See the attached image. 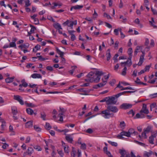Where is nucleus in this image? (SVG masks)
I'll use <instances>...</instances> for the list:
<instances>
[{
    "mask_svg": "<svg viewBox=\"0 0 157 157\" xmlns=\"http://www.w3.org/2000/svg\"><path fill=\"white\" fill-rule=\"evenodd\" d=\"M140 113H144L146 114L149 113L148 110L147 108V105L145 104H143L142 108L140 111Z\"/></svg>",
    "mask_w": 157,
    "mask_h": 157,
    "instance_id": "6e6552de",
    "label": "nucleus"
},
{
    "mask_svg": "<svg viewBox=\"0 0 157 157\" xmlns=\"http://www.w3.org/2000/svg\"><path fill=\"white\" fill-rule=\"evenodd\" d=\"M76 151L75 150H74V148H73L72 151L71 153V157H75Z\"/></svg>",
    "mask_w": 157,
    "mask_h": 157,
    "instance_id": "680f3d73",
    "label": "nucleus"
},
{
    "mask_svg": "<svg viewBox=\"0 0 157 157\" xmlns=\"http://www.w3.org/2000/svg\"><path fill=\"white\" fill-rule=\"evenodd\" d=\"M104 74V73L102 71H97L96 72L95 75L100 77L101 76L103 75Z\"/></svg>",
    "mask_w": 157,
    "mask_h": 157,
    "instance_id": "49530a36",
    "label": "nucleus"
},
{
    "mask_svg": "<svg viewBox=\"0 0 157 157\" xmlns=\"http://www.w3.org/2000/svg\"><path fill=\"white\" fill-rule=\"evenodd\" d=\"M127 68L126 67H125L123 69L121 73V75H123L124 76L126 74V71H127Z\"/></svg>",
    "mask_w": 157,
    "mask_h": 157,
    "instance_id": "8fccbe9b",
    "label": "nucleus"
},
{
    "mask_svg": "<svg viewBox=\"0 0 157 157\" xmlns=\"http://www.w3.org/2000/svg\"><path fill=\"white\" fill-rule=\"evenodd\" d=\"M86 132L88 133H92L93 132V130L90 128L86 130Z\"/></svg>",
    "mask_w": 157,
    "mask_h": 157,
    "instance_id": "0e129e2a",
    "label": "nucleus"
},
{
    "mask_svg": "<svg viewBox=\"0 0 157 157\" xmlns=\"http://www.w3.org/2000/svg\"><path fill=\"white\" fill-rule=\"evenodd\" d=\"M56 50L57 52L60 55V56L61 57H63L64 53L63 52H61L60 50H59L57 47L56 48Z\"/></svg>",
    "mask_w": 157,
    "mask_h": 157,
    "instance_id": "c85d7f7f",
    "label": "nucleus"
},
{
    "mask_svg": "<svg viewBox=\"0 0 157 157\" xmlns=\"http://www.w3.org/2000/svg\"><path fill=\"white\" fill-rule=\"evenodd\" d=\"M26 111L28 114L30 115H32L34 113L33 110L30 108L27 109Z\"/></svg>",
    "mask_w": 157,
    "mask_h": 157,
    "instance_id": "473e14b6",
    "label": "nucleus"
},
{
    "mask_svg": "<svg viewBox=\"0 0 157 157\" xmlns=\"http://www.w3.org/2000/svg\"><path fill=\"white\" fill-rule=\"evenodd\" d=\"M13 98L14 100L19 102L21 105H23L24 104V102L22 100V98L19 95H14Z\"/></svg>",
    "mask_w": 157,
    "mask_h": 157,
    "instance_id": "423d86ee",
    "label": "nucleus"
},
{
    "mask_svg": "<svg viewBox=\"0 0 157 157\" xmlns=\"http://www.w3.org/2000/svg\"><path fill=\"white\" fill-rule=\"evenodd\" d=\"M10 47H13L16 46V44L14 42H11L10 44Z\"/></svg>",
    "mask_w": 157,
    "mask_h": 157,
    "instance_id": "4d7b16f0",
    "label": "nucleus"
},
{
    "mask_svg": "<svg viewBox=\"0 0 157 157\" xmlns=\"http://www.w3.org/2000/svg\"><path fill=\"white\" fill-rule=\"evenodd\" d=\"M102 82L100 83L99 84L96 85L95 86L94 88L97 89L99 87H103L106 84L107 82V81L106 80H104L103 78H102Z\"/></svg>",
    "mask_w": 157,
    "mask_h": 157,
    "instance_id": "9d476101",
    "label": "nucleus"
},
{
    "mask_svg": "<svg viewBox=\"0 0 157 157\" xmlns=\"http://www.w3.org/2000/svg\"><path fill=\"white\" fill-rule=\"evenodd\" d=\"M78 90L81 92H84L85 93L89 92L90 91V90H87L84 88H81L79 89H78Z\"/></svg>",
    "mask_w": 157,
    "mask_h": 157,
    "instance_id": "e433bc0d",
    "label": "nucleus"
},
{
    "mask_svg": "<svg viewBox=\"0 0 157 157\" xmlns=\"http://www.w3.org/2000/svg\"><path fill=\"white\" fill-rule=\"evenodd\" d=\"M142 55H141L140 56L139 61L137 64V65L139 66L141 65L144 61V57L145 55V53L143 52H142Z\"/></svg>",
    "mask_w": 157,
    "mask_h": 157,
    "instance_id": "f8f14e48",
    "label": "nucleus"
},
{
    "mask_svg": "<svg viewBox=\"0 0 157 157\" xmlns=\"http://www.w3.org/2000/svg\"><path fill=\"white\" fill-rule=\"evenodd\" d=\"M134 130L132 128L130 129L128 131V132L129 134H130V136H131V134L133 133V132H134Z\"/></svg>",
    "mask_w": 157,
    "mask_h": 157,
    "instance_id": "bf43d9fd",
    "label": "nucleus"
},
{
    "mask_svg": "<svg viewBox=\"0 0 157 157\" xmlns=\"http://www.w3.org/2000/svg\"><path fill=\"white\" fill-rule=\"evenodd\" d=\"M25 6L27 7L31 5V3L30 2L29 0H26L25 1Z\"/></svg>",
    "mask_w": 157,
    "mask_h": 157,
    "instance_id": "3c124183",
    "label": "nucleus"
},
{
    "mask_svg": "<svg viewBox=\"0 0 157 157\" xmlns=\"http://www.w3.org/2000/svg\"><path fill=\"white\" fill-rule=\"evenodd\" d=\"M135 23L138 25L140 28H142L143 26V25L140 23V21L138 18H136L134 21Z\"/></svg>",
    "mask_w": 157,
    "mask_h": 157,
    "instance_id": "c9c22d12",
    "label": "nucleus"
},
{
    "mask_svg": "<svg viewBox=\"0 0 157 157\" xmlns=\"http://www.w3.org/2000/svg\"><path fill=\"white\" fill-rule=\"evenodd\" d=\"M45 127L46 129L48 130H50L52 128V127L50 126V124L48 123H46Z\"/></svg>",
    "mask_w": 157,
    "mask_h": 157,
    "instance_id": "a18cd8bd",
    "label": "nucleus"
},
{
    "mask_svg": "<svg viewBox=\"0 0 157 157\" xmlns=\"http://www.w3.org/2000/svg\"><path fill=\"white\" fill-rule=\"evenodd\" d=\"M132 91H124L120 93H118L116 95H115V96L117 98H118L119 97H120V96L121 95H122L126 93H132Z\"/></svg>",
    "mask_w": 157,
    "mask_h": 157,
    "instance_id": "aec40b11",
    "label": "nucleus"
},
{
    "mask_svg": "<svg viewBox=\"0 0 157 157\" xmlns=\"http://www.w3.org/2000/svg\"><path fill=\"white\" fill-rule=\"evenodd\" d=\"M152 154V152L150 151L149 152L145 151L144 152V157H149Z\"/></svg>",
    "mask_w": 157,
    "mask_h": 157,
    "instance_id": "412c9836",
    "label": "nucleus"
},
{
    "mask_svg": "<svg viewBox=\"0 0 157 157\" xmlns=\"http://www.w3.org/2000/svg\"><path fill=\"white\" fill-rule=\"evenodd\" d=\"M123 136H126L127 137H130V134H129L128 132L122 131L121 132L120 134H118L117 136V137L119 139H123L124 138L123 137Z\"/></svg>",
    "mask_w": 157,
    "mask_h": 157,
    "instance_id": "20e7f679",
    "label": "nucleus"
},
{
    "mask_svg": "<svg viewBox=\"0 0 157 157\" xmlns=\"http://www.w3.org/2000/svg\"><path fill=\"white\" fill-rule=\"evenodd\" d=\"M9 131L11 132L10 135H14L15 134V132L13 129V127L11 125L9 126Z\"/></svg>",
    "mask_w": 157,
    "mask_h": 157,
    "instance_id": "4be33fe9",
    "label": "nucleus"
},
{
    "mask_svg": "<svg viewBox=\"0 0 157 157\" xmlns=\"http://www.w3.org/2000/svg\"><path fill=\"white\" fill-rule=\"evenodd\" d=\"M116 82V80L115 79H112L109 82V84L111 86H113Z\"/></svg>",
    "mask_w": 157,
    "mask_h": 157,
    "instance_id": "052dcab7",
    "label": "nucleus"
},
{
    "mask_svg": "<svg viewBox=\"0 0 157 157\" xmlns=\"http://www.w3.org/2000/svg\"><path fill=\"white\" fill-rule=\"evenodd\" d=\"M31 77L33 78H42L41 75L40 74L37 73L33 74L31 75Z\"/></svg>",
    "mask_w": 157,
    "mask_h": 157,
    "instance_id": "dca6fc26",
    "label": "nucleus"
},
{
    "mask_svg": "<svg viewBox=\"0 0 157 157\" xmlns=\"http://www.w3.org/2000/svg\"><path fill=\"white\" fill-rule=\"evenodd\" d=\"M25 104L27 105V106L30 107H34L36 106V105L32 104V103H25Z\"/></svg>",
    "mask_w": 157,
    "mask_h": 157,
    "instance_id": "c03bdc74",
    "label": "nucleus"
},
{
    "mask_svg": "<svg viewBox=\"0 0 157 157\" xmlns=\"http://www.w3.org/2000/svg\"><path fill=\"white\" fill-rule=\"evenodd\" d=\"M33 121H31L27 122L25 123V126L27 128H30L33 126Z\"/></svg>",
    "mask_w": 157,
    "mask_h": 157,
    "instance_id": "5701e85b",
    "label": "nucleus"
},
{
    "mask_svg": "<svg viewBox=\"0 0 157 157\" xmlns=\"http://www.w3.org/2000/svg\"><path fill=\"white\" fill-rule=\"evenodd\" d=\"M33 149L32 147H29L27 149L26 152L28 155H31L33 152Z\"/></svg>",
    "mask_w": 157,
    "mask_h": 157,
    "instance_id": "7c9ffc66",
    "label": "nucleus"
},
{
    "mask_svg": "<svg viewBox=\"0 0 157 157\" xmlns=\"http://www.w3.org/2000/svg\"><path fill=\"white\" fill-rule=\"evenodd\" d=\"M101 114L103 117L105 119H109L110 117H114V114L113 113H110L107 109L102 111Z\"/></svg>",
    "mask_w": 157,
    "mask_h": 157,
    "instance_id": "7ed1b4c3",
    "label": "nucleus"
},
{
    "mask_svg": "<svg viewBox=\"0 0 157 157\" xmlns=\"http://www.w3.org/2000/svg\"><path fill=\"white\" fill-rule=\"evenodd\" d=\"M156 136L157 132H156L155 133L152 134L151 136L149 137V141L150 144H154V138L156 137Z\"/></svg>",
    "mask_w": 157,
    "mask_h": 157,
    "instance_id": "9b49d317",
    "label": "nucleus"
},
{
    "mask_svg": "<svg viewBox=\"0 0 157 157\" xmlns=\"http://www.w3.org/2000/svg\"><path fill=\"white\" fill-rule=\"evenodd\" d=\"M46 116V115L45 113L43 112L41 113V118L43 119L44 120H45V117Z\"/></svg>",
    "mask_w": 157,
    "mask_h": 157,
    "instance_id": "603ef678",
    "label": "nucleus"
},
{
    "mask_svg": "<svg viewBox=\"0 0 157 157\" xmlns=\"http://www.w3.org/2000/svg\"><path fill=\"white\" fill-rule=\"evenodd\" d=\"M141 49V47L137 46L136 47V48L134 52V54L135 55H136L137 53L140 51Z\"/></svg>",
    "mask_w": 157,
    "mask_h": 157,
    "instance_id": "79ce46f5",
    "label": "nucleus"
},
{
    "mask_svg": "<svg viewBox=\"0 0 157 157\" xmlns=\"http://www.w3.org/2000/svg\"><path fill=\"white\" fill-rule=\"evenodd\" d=\"M151 67V64L148 65L146 66L144 69V70H145V71H148L149 69H150Z\"/></svg>",
    "mask_w": 157,
    "mask_h": 157,
    "instance_id": "13d9d810",
    "label": "nucleus"
},
{
    "mask_svg": "<svg viewBox=\"0 0 157 157\" xmlns=\"http://www.w3.org/2000/svg\"><path fill=\"white\" fill-rule=\"evenodd\" d=\"M62 145L64 147L65 152L66 153H68L69 152L68 146L65 145V143L63 142H62Z\"/></svg>",
    "mask_w": 157,
    "mask_h": 157,
    "instance_id": "f3484780",
    "label": "nucleus"
},
{
    "mask_svg": "<svg viewBox=\"0 0 157 157\" xmlns=\"http://www.w3.org/2000/svg\"><path fill=\"white\" fill-rule=\"evenodd\" d=\"M81 146V148L82 149H85L86 148V144L85 143L82 144Z\"/></svg>",
    "mask_w": 157,
    "mask_h": 157,
    "instance_id": "69168bd1",
    "label": "nucleus"
},
{
    "mask_svg": "<svg viewBox=\"0 0 157 157\" xmlns=\"http://www.w3.org/2000/svg\"><path fill=\"white\" fill-rule=\"evenodd\" d=\"M145 117L144 115L142 113H138L136 115L135 118H142Z\"/></svg>",
    "mask_w": 157,
    "mask_h": 157,
    "instance_id": "a211bd4d",
    "label": "nucleus"
},
{
    "mask_svg": "<svg viewBox=\"0 0 157 157\" xmlns=\"http://www.w3.org/2000/svg\"><path fill=\"white\" fill-rule=\"evenodd\" d=\"M150 97L151 98H154L157 97V93L151 94L150 95Z\"/></svg>",
    "mask_w": 157,
    "mask_h": 157,
    "instance_id": "338daca9",
    "label": "nucleus"
},
{
    "mask_svg": "<svg viewBox=\"0 0 157 157\" xmlns=\"http://www.w3.org/2000/svg\"><path fill=\"white\" fill-rule=\"evenodd\" d=\"M37 57L39 58V60L41 61H44L48 59L47 58H43L41 56H37Z\"/></svg>",
    "mask_w": 157,
    "mask_h": 157,
    "instance_id": "5fc2aeb1",
    "label": "nucleus"
},
{
    "mask_svg": "<svg viewBox=\"0 0 157 157\" xmlns=\"http://www.w3.org/2000/svg\"><path fill=\"white\" fill-rule=\"evenodd\" d=\"M108 143L111 144L112 146L117 147V144L116 142H112L110 140L108 141Z\"/></svg>",
    "mask_w": 157,
    "mask_h": 157,
    "instance_id": "37998d69",
    "label": "nucleus"
},
{
    "mask_svg": "<svg viewBox=\"0 0 157 157\" xmlns=\"http://www.w3.org/2000/svg\"><path fill=\"white\" fill-rule=\"evenodd\" d=\"M107 105H115L117 103L118 98H117L115 95L113 96L107 97Z\"/></svg>",
    "mask_w": 157,
    "mask_h": 157,
    "instance_id": "f03ea898",
    "label": "nucleus"
},
{
    "mask_svg": "<svg viewBox=\"0 0 157 157\" xmlns=\"http://www.w3.org/2000/svg\"><path fill=\"white\" fill-rule=\"evenodd\" d=\"M34 129L38 132H40L41 131V129L37 125H34Z\"/></svg>",
    "mask_w": 157,
    "mask_h": 157,
    "instance_id": "de8ad7c7",
    "label": "nucleus"
},
{
    "mask_svg": "<svg viewBox=\"0 0 157 157\" xmlns=\"http://www.w3.org/2000/svg\"><path fill=\"white\" fill-rule=\"evenodd\" d=\"M56 50L57 52L60 55V56L61 57H63L64 53L63 52H61L60 50H59L57 47L56 48Z\"/></svg>",
    "mask_w": 157,
    "mask_h": 157,
    "instance_id": "c756f323",
    "label": "nucleus"
},
{
    "mask_svg": "<svg viewBox=\"0 0 157 157\" xmlns=\"http://www.w3.org/2000/svg\"><path fill=\"white\" fill-rule=\"evenodd\" d=\"M53 26L55 29L58 30L62 29L61 25L59 23H55Z\"/></svg>",
    "mask_w": 157,
    "mask_h": 157,
    "instance_id": "bb28decb",
    "label": "nucleus"
},
{
    "mask_svg": "<svg viewBox=\"0 0 157 157\" xmlns=\"http://www.w3.org/2000/svg\"><path fill=\"white\" fill-rule=\"evenodd\" d=\"M151 10L154 14L157 15V11L156 10L153 9L152 8H151Z\"/></svg>",
    "mask_w": 157,
    "mask_h": 157,
    "instance_id": "774afa93",
    "label": "nucleus"
},
{
    "mask_svg": "<svg viewBox=\"0 0 157 157\" xmlns=\"http://www.w3.org/2000/svg\"><path fill=\"white\" fill-rule=\"evenodd\" d=\"M119 55L118 54H116L113 57V60H114V62L116 63L118 61V59H117V58L118 56Z\"/></svg>",
    "mask_w": 157,
    "mask_h": 157,
    "instance_id": "864d4df0",
    "label": "nucleus"
},
{
    "mask_svg": "<svg viewBox=\"0 0 157 157\" xmlns=\"http://www.w3.org/2000/svg\"><path fill=\"white\" fill-rule=\"evenodd\" d=\"M34 148L38 151H41L42 150L41 148L39 146H35L34 147Z\"/></svg>",
    "mask_w": 157,
    "mask_h": 157,
    "instance_id": "6e6d98bb",
    "label": "nucleus"
},
{
    "mask_svg": "<svg viewBox=\"0 0 157 157\" xmlns=\"http://www.w3.org/2000/svg\"><path fill=\"white\" fill-rule=\"evenodd\" d=\"M126 126V124L124 121H122L120 122V126L121 128L122 129H124L125 128Z\"/></svg>",
    "mask_w": 157,
    "mask_h": 157,
    "instance_id": "ea45409f",
    "label": "nucleus"
},
{
    "mask_svg": "<svg viewBox=\"0 0 157 157\" xmlns=\"http://www.w3.org/2000/svg\"><path fill=\"white\" fill-rule=\"evenodd\" d=\"M65 138L67 140L69 143H72L73 141V138L70 135H66Z\"/></svg>",
    "mask_w": 157,
    "mask_h": 157,
    "instance_id": "4468645a",
    "label": "nucleus"
},
{
    "mask_svg": "<svg viewBox=\"0 0 157 157\" xmlns=\"http://www.w3.org/2000/svg\"><path fill=\"white\" fill-rule=\"evenodd\" d=\"M88 78L85 79V80L88 82H99L101 77L99 76L96 75H94V73L92 72H90L87 75Z\"/></svg>",
    "mask_w": 157,
    "mask_h": 157,
    "instance_id": "f257e3e1",
    "label": "nucleus"
},
{
    "mask_svg": "<svg viewBox=\"0 0 157 157\" xmlns=\"http://www.w3.org/2000/svg\"><path fill=\"white\" fill-rule=\"evenodd\" d=\"M128 54L129 55L128 59L130 60L129 63H128V65L130 66L132 64L131 62V59L132 57V50L131 48H129L128 50Z\"/></svg>",
    "mask_w": 157,
    "mask_h": 157,
    "instance_id": "1a4fd4ad",
    "label": "nucleus"
},
{
    "mask_svg": "<svg viewBox=\"0 0 157 157\" xmlns=\"http://www.w3.org/2000/svg\"><path fill=\"white\" fill-rule=\"evenodd\" d=\"M119 152L121 155V156L124 157L126 153L125 151V150L120 149L119 150Z\"/></svg>",
    "mask_w": 157,
    "mask_h": 157,
    "instance_id": "4c0bfd02",
    "label": "nucleus"
},
{
    "mask_svg": "<svg viewBox=\"0 0 157 157\" xmlns=\"http://www.w3.org/2000/svg\"><path fill=\"white\" fill-rule=\"evenodd\" d=\"M107 109L109 111L113 113H116L118 111V109L117 107L113 105H109L107 107Z\"/></svg>",
    "mask_w": 157,
    "mask_h": 157,
    "instance_id": "39448f33",
    "label": "nucleus"
},
{
    "mask_svg": "<svg viewBox=\"0 0 157 157\" xmlns=\"http://www.w3.org/2000/svg\"><path fill=\"white\" fill-rule=\"evenodd\" d=\"M103 16L104 17H107L108 19H111V17L105 13H104Z\"/></svg>",
    "mask_w": 157,
    "mask_h": 157,
    "instance_id": "e2e57ef3",
    "label": "nucleus"
},
{
    "mask_svg": "<svg viewBox=\"0 0 157 157\" xmlns=\"http://www.w3.org/2000/svg\"><path fill=\"white\" fill-rule=\"evenodd\" d=\"M29 44L28 43H27L26 44H23L20 45L19 47L21 48V49H22L23 48H28L29 47Z\"/></svg>",
    "mask_w": 157,
    "mask_h": 157,
    "instance_id": "f704fd0d",
    "label": "nucleus"
},
{
    "mask_svg": "<svg viewBox=\"0 0 157 157\" xmlns=\"http://www.w3.org/2000/svg\"><path fill=\"white\" fill-rule=\"evenodd\" d=\"M14 78V77H8L6 79L5 81L6 83H10L12 82L13 81V79Z\"/></svg>",
    "mask_w": 157,
    "mask_h": 157,
    "instance_id": "b1692460",
    "label": "nucleus"
},
{
    "mask_svg": "<svg viewBox=\"0 0 157 157\" xmlns=\"http://www.w3.org/2000/svg\"><path fill=\"white\" fill-rule=\"evenodd\" d=\"M83 7L82 5H76L75 6H72L70 9V10H72L73 9L75 10H78L82 8Z\"/></svg>",
    "mask_w": 157,
    "mask_h": 157,
    "instance_id": "2eb2a0df",
    "label": "nucleus"
},
{
    "mask_svg": "<svg viewBox=\"0 0 157 157\" xmlns=\"http://www.w3.org/2000/svg\"><path fill=\"white\" fill-rule=\"evenodd\" d=\"M61 113H59L58 114V116L59 117V121H63V114L64 113V111L63 109H62L60 108V111Z\"/></svg>",
    "mask_w": 157,
    "mask_h": 157,
    "instance_id": "ddd939ff",
    "label": "nucleus"
},
{
    "mask_svg": "<svg viewBox=\"0 0 157 157\" xmlns=\"http://www.w3.org/2000/svg\"><path fill=\"white\" fill-rule=\"evenodd\" d=\"M151 21H149L150 23L154 28H157V26L155 25L153 23L155 22L153 18L152 17L151 18Z\"/></svg>",
    "mask_w": 157,
    "mask_h": 157,
    "instance_id": "a19ab883",
    "label": "nucleus"
},
{
    "mask_svg": "<svg viewBox=\"0 0 157 157\" xmlns=\"http://www.w3.org/2000/svg\"><path fill=\"white\" fill-rule=\"evenodd\" d=\"M40 48V45L37 44L33 48V52H36L37 51L39 50Z\"/></svg>",
    "mask_w": 157,
    "mask_h": 157,
    "instance_id": "2f4dec72",
    "label": "nucleus"
},
{
    "mask_svg": "<svg viewBox=\"0 0 157 157\" xmlns=\"http://www.w3.org/2000/svg\"><path fill=\"white\" fill-rule=\"evenodd\" d=\"M151 128V126H148L146 128L144 129V131L145 133H148L150 132Z\"/></svg>",
    "mask_w": 157,
    "mask_h": 157,
    "instance_id": "393cba45",
    "label": "nucleus"
},
{
    "mask_svg": "<svg viewBox=\"0 0 157 157\" xmlns=\"http://www.w3.org/2000/svg\"><path fill=\"white\" fill-rule=\"evenodd\" d=\"M106 55L107 57V61H109L111 57L110 49H108L107 50Z\"/></svg>",
    "mask_w": 157,
    "mask_h": 157,
    "instance_id": "6ab92c4d",
    "label": "nucleus"
},
{
    "mask_svg": "<svg viewBox=\"0 0 157 157\" xmlns=\"http://www.w3.org/2000/svg\"><path fill=\"white\" fill-rule=\"evenodd\" d=\"M12 112L13 115H16L17 113V108L14 106L12 107Z\"/></svg>",
    "mask_w": 157,
    "mask_h": 157,
    "instance_id": "cd10ccee",
    "label": "nucleus"
},
{
    "mask_svg": "<svg viewBox=\"0 0 157 157\" xmlns=\"http://www.w3.org/2000/svg\"><path fill=\"white\" fill-rule=\"evenodd\" d=\"M0 121L2 123L1 125V130L3 131L5 130L4 128L6 126V122L3 119H2V120H0Z\"/></svg>",
    "mask_w": 157,
    "mask_h": 157,
    "instance_id": "a878e982",
    "label": "nucleus"
},
{
    "mask_svg": "<svg viewBox=\"0 0 157 157\" xmlns=\"http://www.w3.org/2000/svg\"><path fill=\"white\" fill-rule=\"evenodd\" d=\"M30 26L31 28L29 32L28 33L29 34H31V33H33L34 31L36 29L35 27L31 25H30Z\"/></svg>",
    "mask_w": 157,
    "mask_h": 157,
    "instance_id": "72a5a7b5",
    "label": "nucleus"
},
{
    "mask_svg": "<svg viewBox=\"0 0 157 157\" xmlns=\"http://www.w3.org/2000/svg\"><path fill=\"white\" fill-rule=\"evenodd\" d=\"M136 143L143 147H145V145L144 143L140 142L137 140H134V141Z\"/></svg>",
    "mask_w": 157,
    "mask_h": 157,
    "instance_id": "09e8293b",
    "label": "nucleus"
},
{
    "mask_svg": "<svg viewBox=\"0 0 157 157\" xmlns=\"http://www.w3.org/2000/svg\"><path fill=\"white\" fill-rule=\"evenodd\" d=\"M77 68V67L76 66H74L71 67L72 69L69 71V72L71 75H72L73 72L75 70V69Z\"/></svg>",
    "mask_w": 157,
    "mask_h": 157,
    "instance_id": "58836bf2",
    "label": "nucleus"
},
{
    "mask_svg": "<svg viewBox=\"0 0 157 157\" xmlns=\"http://www.w3.org/2000/svg\"><path fill=\"white\" fill-rule=\"evenodd\" d=\"M132 106V105L128 103H123L120 106L121 109H126L131 108Z\"/></svg>",
    "mask_w": 157,
    "mask_h": 157,
    "instance_id": "0eeeda50",
    "label": "nucleus"
}]
</instances>
